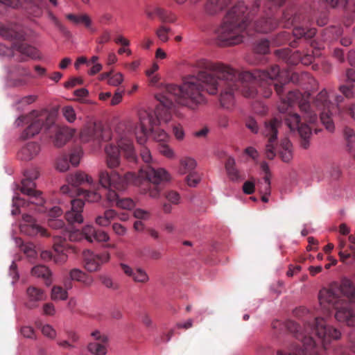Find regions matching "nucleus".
Segmentation results:
<instances>
[{"instance_id": "49530a36", "label": "nucleus", "mask_w": 355, "mask_h": 355, "mask_svg": "<svg viewBox=\"0 0 355 355\" xmlns=\"http://www.w3.org/2000/svg\"><path fill=\"white\" fill-rule=\"evenodd\" d=\"M20 52L33 59L39 58V51L33 46L29 45H22L19 47Z\"/></svg>"}, {"instance_id": "79ce46f5", "label": "nucleus", "mask_w": 355, "mask_h": 355, "mask_svg": "<svg viewBox=\"0 0 355 355\" xmlns=\"http://www.w3.org/2000/svg\"><path fill=\"white\" fill-rule=\"evenodd\" d=\"M259 191L261 194H270L271 187H270V178L268 175H265L263 181H258Z\"/></svg>"}, {"instance_id": "e433bc0d", "label": "nucleus", "mask_w": 355, "mask_h": 355, "mask_svg": "<svg viewBox=\"0 0 355 355\" xmlns=\"http://www.w3.org/2000/svg\"><path fill=\"white\" fill-rule=\"evenodd\" d=\"M256 83L253 82L250 84H243L241 93L245 98H253L257 96L258 91L256 86Z\"/></svg>"}, {"instance_id": "393cba45", "label": "nucleus", "mask_w": 355, "mask_h": 355, "mask_svg": "<svg viewBox=\"0 0 355 355\" xmlns=\"http://www.w3.org/2000/svg\"><path fill=\"white\" fill-rule=\"evenodd\" d=\"M67 180L69 184L73 187H78L84 182H87L89 184H92L94 182L93 178L83 171H78L68 175Z\"/></svg>"}, {"instance_id": "5fc2aeb1", "label": "nucleus", "mask_w": 355, "mask_h": 355, "mask_svg": "<svg viewBox=\"0 0 355 355\" xmlns=\"http://www.w3.org/2000/svg\"><path fill=\"white\" fill-rule=\"evenodd\" d=\"M82 232L87 241L90 243L94 241V237L95 236L96 230L93 226L86 225L83 228Z\"/></svg>"}, {"instance_id": "4d7b16f0", "label": "nucleus", "mask_w": 355, "mask_h": 355, "mask_svg": "<svg viewBox=\"0 0 355 355\" xmlns=\"http://www.w3.org/2000/svg\"><path fill=\"white\" fill-rule=\"evenodd\" d=\"M339 91L348 99L355 96L353 85H342L339 87Z\"/></svg>"}, {"instance_id": "2f4dec72", "label": "nucleus", "mask_w": 355, "mask_h": 355, "mask_svg": "<svg viewBox=\"0 0 355 355\" xmlns=\"http://www.w3.org/2000/svg\"><path fill=\"white\" fill-rule=\"evenodd\" d=\"M67 19L70 20L75 25L84 24L86 28H89L92 26V20L87 15H76L73 14H67Z\"/></svg>"}, {"instance_id": "a19ab883", "label": "nucleus", "mask_w": 355, "mask_h": 355, "mask_svg": "<svg viewBox=\"0 0 355 355\" xmlns=\"http://www.w3.org/2000/svg\"><path fill=\"white\" fill-rule=\"evenodd\" d=\"M353 286L352 282L347 277H343L341 279L332 282L330 288H351Z\"/></svg>"}, {"instance_id": "774afa93", "label": "nucleus", "mask_w": 355, "mask_h": 355, "mask_svg": "<svg viewBox=\"0 0 355 355\" xmlns=\"http://www.w3.org/2000/svg\"><path fill=\"white\" fill-rule=\"evenodd\" d=\"M24 175L26 177V179L34 181L35 180L38 178L40 175V172L38 169L36 168H31L25 171Z\"/></svg>"}, {"instance_id": "bb28decb", "label": "nucleus", "mask_w": 355, "mask_h": 355, "mask_svg": "<svg viewBox=\"0 0 355 355\" xmlns=\"http://www.w3.org/2000/svg\"><path fill=\"white\" fill-rule=\"evenodd\" d=\"M313 104L315 107L320 110L325 111L329 110L332 105L331 102L329 99L328 93L325 89H322L314 99Z\"/></svg>"}, {"instance_id": "7c9ffc66", "label": "nucleus", "mask_w": 355, "mask_h": 355, "mask_svg": "<svg viewBox=\"0 0 355 355\" xmlns=\"http://www.w3.org/2000/svg\"><path fill=\"white\" fill-rule=\"evenodd\" d=\"M230 0H209L206 5V10L210 15H215L226 7Z\"/></svg>"}, {"instance_id": "423d86ee", "label": "nucleus", "mask_w": 355, "mask_h": 355, "mask_svg": "<svg viewBox=\"0 0 355 355\" xmlns=\"http://www.w3.org/2000/svg\"><path fill=\"white\" fill-rule=\"evenodd\" d=\"M272 328L273 329H287L303 345V347L299 345H284L283 348L277 350V355H319V347L317 346L314 336H308L304 332L300 331V327L295 322L287 320L283 323L279 320H274Z\"/></svg>"}, {"instance_id": "13d9d810", "label": "nucleus", "mask_w": 355, "mask_h": 355, "mask_svg": "<svg viewBox=\"0 0 355 355\" xmlns=\"http://www.w3.org/2000/svg\"><path fill=\"white\" fill-rule=\"evenodd\" d=\"M51 297L53 300H65L67 299V290H52L51 291Z\"/></svg>"}, {"instance_id": "69168bd1", "label": "nucleus", "mask_w": 355, "mask_h": 355, "mask_svg": "<svg viewBox=\"0 0 355 355\" xmlns=\"http://www.w3.org/2000/svg\"><path fill=\"white\" fill-rule=\"evenodd\" d=\"M42 332L44 336L51 339H53L56 337V331L49 324H44L42 326Z\"/></svg>"}, {"instance_id": "9b49d317", "label": "nucleus", "mask_w": 355, "mask_h": 355, "mask_svg": "<svg viewBox=\"0 0 355 355\" xmlns=\"http://www.w3.org/2000/svg\"><path fill=\"white\" fill-rule=\"evenodd\" d=\"M33 121L30 125L21 134V139L25 140L37 135L42 128L45 132L51 130L54 127L55 116L48 111H33L31 113Z\"/></svg>"}, {"instance_id": "ddd939ff", "label": "nucleus", "mask_w": 355, "mask_h": 355, "mask_svg": "<svg viewBox=\"0 0 355 355\" xmlns=\"http://www.w3.org/2000/svg\"><path fill=\"white\" fill-rule=\"evenodd\" d=\"M139 175L140 178H145L156 185L168 182L171 179V175L165 168H154L150 165L141 168L139 171Z\"/></svg>"}, {"instance_id": "aec40b11", "label": "nucleus", "mask_w": 355, "mask_h": 355, "mask_svg": "<svg viewBox=\"0 0 355 355\" xmlns=\"http://www.w3.org/2000/svg\"><path fill=\"white\" fill-rule=\"evenodd\" d=\"M69 279H67L64 282V286H69L70 281L81 282L85 286H91L94 279L93 278L87 275L83 270L78 268H73L69 272Z\"/></svg>"}, {"instance_id": "864d4df0", "label": "nucleus", "mask_w": 355, "mask_h": 355, "mask_svg": "<svg viewBox=\"0 0 355 355\" xmlns=\"http://www.w3.org/2000/svg\"><path fill=\"white\" fill-rule=\"evenodd\" d=\"M254 51L259 54H266L269 52V42L268 40H261L257 42L254 47Z\"/></svg>"}, {"instance_id": "0eeeda50", "label": "nucleus", "mask_w": 355, "mask_h": 355, "mask_svg": "<svg viewBox=\"0 0 355 355\" xmlns=\"http://www.w3.org/2000/svg\"><path fill=\"white\" fill-rule=\"evenodd\" d=\"M211 69L218 72L225 73L223 85L220 87V103L223 107L230 109L235 104L234 94L241 86L238 72L230 66L225 64L211 65Z\"/></svg>"}, {"instance_id": "c756f323", "label": "nucleus", "mask_w": 355, "mask_h": 355, "mask_svg": "<svg viewBox=\"0 0 355 355\" xmlns=\"http://www.w3.org/2000/svg\"><path fill=\"white\" fill-rule=\"evenodd\" d=\"M230 0H209L206 5V10L210 15H215L226 7Z\"/></svg>"}, {"instance_id": "6ab92c4d", "label": "nucleus", "mask_w": 355, "mask_h": 355, "mask_svg": "<svg viewBox=\"0 0 355 355\" xmlns=\"http://www.w3.org/2000/svg\"><path fill=\"white\" fill-rule=\"evenodd\" d=\"M30 274L33 277L42 279L47 287L51 286L53 283V272L44 265L39 264L33 266Z\"/></svg>"}, {"instance_id": "f704fd0d", "label": "nucleus", "mask_w": 355, "mask_h": 355, "mask_svg": "<svg viewBox=\"0 0 355 355\" xmlns=\"http://www.w3.org/2000/svg\"><path fill=\"white\" fill-rule=\"evenodd\" d=\"M27 295L29 297V302L27 304V306L30 309L35 307V304L32 303L44 299V292L42 290H27Z\"/></svg>"}, {"instance_id": "680f3d73", "label": "nucleus", "mask_w": 355, "mask_h": 355, "mask_svg": "<svg viewBox=\"0 0 355 355\" xmlns=\"http://www.w3.org/2000/svg\"><path fill=\"white\" fill-rule=\"evenodd\" d=\"M140 156L146 164H155V161L153 160L150 151L147 148L144 147L141 150Z\"/></svg>"}, {"instance_id": "6e6d98bb", "label": "nucleus", "mask_w": 355, "mask_h": 355, "mask_svg": "<svg viewBox=\"0 0 355 355\" xmlns=\"http://www.w3.org/2000/svg\"><path fill=\"white\" fill-rule=\"evenodd\" d=\"M116 206L123 209H131L135 207V202L130 198H123L117 200Z\"/></svg>"}, {"instance_id": "412c9836", "label": "nucleus", "mask_w": 355, "mask_h": 355, "mask_svg": "<svg viewBox=\"0 0 355 355\" xmlns=\"http://www.w3.org/2000/svg\"><path fill=\"white\" fill-rule=\"evenodd\" d=\"M105 152L106 154L105 163L107 168L110 169L118 168L121 164L119 148L112 144H109L105 146Z\"/></svg>"}, {"instance_id": "c03bdc74", "label": "nucleus", "mask_w": 355, "mask_h": 355, "mask_svg": "<svg viewBox=\"0 0 355 355\" xmlns=\"http://www.w3.org/2000/svg\"><path fill=\"white\" fill-rule=\"evenodd\" d=\"M80 137L82 139L85 141H89L91 139L96 137L97 135L95 126L94 125H91L85 128L80 133Z\"/></svg>"}, {"instance_id": "4468645a", "label": "nucleus", "mask_w": 355, "mask_h": 355, "mask_svg": "<svg viewBox=\"0 0 355 355\" xmlns=\"http://www.w3.org/2000/svg\"><path fill=\"white\" fill-rule=\"evenodd\" d=\"M83 254L84 266L89 272L97 271L102 264L108 262L110 259L107 252L96 254L90 250H85Z\"/></svg>"}, {"instance_id": "e2e57ef3", "label": "nucleus", "mask_w": 355, "mask_h": 355, "mask_svg": "<svg viewBox=\"0 0 355 355\" xmlns=\"http://www.w3.org/2000/svg\"><path fill=\"white\" fill-rule=\"evenodd\" d=\"M56 169L60 172H65L69 169V164L66 157H62L58 159Z\"/></svg>"}, {"instance_id": "4be33fe9", "label": "nucleus", "mask_w": 355, "mask_h": 355, "mask_svg": "<svg viewBox=\"0 0 355 355\" xmlns=\"http://www.w3.org/2000/svg\"><path fill=\"white\" fill-rule=\"evenodd\" d=\"M282 125V121L276 118L264 123L263 134L268 138L270 143H275L277 139L278 129Z\"/></svg>"}, {"instance_id": "de8ad7c7", "label": "nucleus", "mask_w": 355, "mask_h": 355, "mask_svg": "<svg viewBox=\"0 0 355 355\" xmlns=\"http://www.w3.org/2000/svg\"><path fill=\"white\" fill-rule=\"evenodd\" d=\"M164 198L171 204L177 205L181 200L180 195L178 192L173 190L166 191L164 194Z\"/></svg>"}, {"instance_id": "ea45409f", "label": "nucleus", "mask_w": 355, "mask_h": 355, "mask_svg": "<svg viewBox=\"0 0 355 355\" xmlns=\"http://www.w3.org/2000/svg\"><path fill=\"white\" fill-rule=\"evenodd\" d=\"M78 195H83L85 197V200L89 202H96L101 200V194L97 191H89L83 189H78Z\"/></svg>"}, {"instance_id": "8fccbe9b", "label": "nucleus", "mask_w": 355, "mask_h": 355, "mask_svg": "<svg viewBox=\"0 0 355 355\" xmlns=\"http://www.w3.org/2000/svg\"><path fill=\"white\" fill-rule=\"evenodd\" d=\"M63 116L69 123H73L76 119V114L71 106H65L62 110Z\"/></svg>"}, {"instance_id": "a18cd8bd", "label": "nucleus", "mask_w": 355, "mask_h": 355, "mask_svg": "<svg viewBox=\"0 0 355 355\" xmlns=\"http://www.w3.org/2000/svg\"><path fill=\"white\" fill-rule=\"evenodd\" d=\"M320 120L327 130L334 132L335 126L329 112L323 111L320 115Z\"/></svg>"}, {"instance_id": "b1692460", "label": "nucleus", "mask_w": 355, "mask_h": 355, "mask_svg": "<svg viewBox=\"0 0 355 355\" xmlns=\"http://www.w3.org/2000/svg\"><path fill=\"white\" fill-rule=\"evenodd\" d=\"M40 152V146L38 144L31 142L27 144L18 153V156L23 160H31L36 157Z\"/></svg>"}, {"instance_id": "bf43d9fd", "label": "nucleus", "mask_w": 355, "mask_h": 355, "mask_svg": "<svg viewBox=\"0 0 355 355\" xmlns=\"http://www.w3.org/2000/svg\"><path fill=\"white\" fill-rule=\"evenodd\" d=\"M158 150L160 154L168 159H174L175 157V154L173 150L168 145H160Z\"/></svg>"}, {"instance_id": "f8f14e48", "label": "nucleus", "mask_w": 355, "mask_h": 355, "mask_svg": "<svg viewBox=\"0 0 355 355\" xmlns=\"http://www.w3.org/2000/svg\"><path fill=\"white\" fill-rule=\"evenodd\" d=\"M222 64L221 62H212L205 61V68L211 72L200 71L195 75V77L198 79L200 85L203 86V91L205 90L207 94L215 96L218 93V89L220 88L223 82V76L225 73L218 72L216 70L211 69V65Z\"/></svg>"}, {"instance_id": "f03ea898", "label": "nucleus", "mask_w": 355, "mask_h": 355, "mask_svg": "<svg viewBox=\"0 0 355 355\" xmlns=\"http://www.w3.org/2000/svg\"><path fill=\"white\" fill-rule=\"evenodd\" d=\"M259 6V1H255L250 10H248L244 3L239 2L232 7L216 31L218 40L227 45L241 43L248 21L257 13Z\"/></svg>"}, {"instance_id": "c9c22d12", "label": "nucleus", "mask_w": 355, "mask_h": 355, "mask_svg": "<svg viewBox=\"0 0 355 355\" xmlns=\"http://www.w3.org/2000/svg\"><path fill=\"white\" fill-rule=\"evenodd\" d=\"M285 123L291 131H295L300 125V116L297 113H289L285 118Z\"/></svg>"}, {"instance_id": "cd10ccee", "label": "nucleus", "mask_w": 355, "mask_h": 355, "mask_svg": "<svg viewBox=\"0 0 355 355\" xmlns=\"http://www.w3.org/2000/svg\"><path fill=\"white\" fill-rule=\"evenodd\" d=\"M196 166L197 163L194 159L189 157H183L180 160V166L178 171L180 175H184L186 173L190 174L194 172L193 171Z\"/></svg>"}, {"instance_id": "0e129e2a", "label": "nucleus", "mask_w": 355, "mask_h": 355, "mask_svg": "<svg viewBox=\"0 0 355 355\" xmlns=\"http://www.w3.org/2000/svg\"><path fill=\"white\" fill-rule=\"evenodd\" d=\"M270 85L268 82L261 81L259 86V92L261 95L264 98H268L272 94V89L268 86Z\"/></svg>"}, {"instance_id": "dca6fc26", "label": "nucleus", "mask_w": 355, "mask_h": 355, "mask_svg": "<svg viewBox=\"0 0 355 355\" xmlns=\"http://www.w3.org/2000/svg\"><path fill=\"white\" fill-rule=\"evenodd\" d=\"M23 221L20 225V230L24 234L29 236H37L38 234L46 236V230L36 223L35 219L30 215H24Z\"/></svg>"}, {"instance_id": "c85d7f7f", "label": "nucleus", "mask_w": 355, "mask_h": 355, "mask_svg": "<svg viewBox=\"0 0 355 355\" xmlns=\"http://www.w3.org/2000/svg\"><path fill=\"white\" fill-rule=\"evenodd\" d=\"M279 155L284 162H289L293 159V146L291 141L285 139L282 141L279 150Z\"/></svg>"}, {"instance_id": "4c0bfd02", "label": "nucleus", "mask_w": 355, "mask_h": 355, "mask_svg": "<svg viewBox=\"0 0 355 355\" xmlns=\"http://www.w3.org/2000/svg\"><path fill=\"white\" fill-rule=\"evenodd\" d=\"M119 146L125 152V157L130 159H135V153L132 143L130 141H121Z\"/></svg>"}, {"instance_id": "473e14b6", "label": "nucleus", "mask_w": 355, "mask_h": 355, "mask_svg": "<svg viewBox=\"0 0 355 355\" xmlns=\"http://www.w3.org/2000/svg\"><path fill=\"white\" fill-rule=\"evenodd\" d=\"M116 215V213L113 209H107L104 212L103 216H98L96 218V223L100 226H108L111 220H113Z\"/></svg>"}, {"instance_id": "603ef678", "label": "nucleus", "mask_w": 355, "mask_h": 355, "mask_svg": "<svg viewBox=\"0 0 355 355\" xmlns=\"http://www.w3.org/2000/svg\"><path fill=\"white\" fill-rule=\"evenodd\" d=\"M201 180V176L197 172L194 171L189 174L186 178V181L189 187H196Z\"/></svg>"}, {"instance_id": "7ed1b4c3", "label": "nucleus", "mask_w": 355, "mask_h": 355, "mask_svg": "<svg viewBox=\"0 0 355 355\" xmlns=\"http://www.w3.org/2000/svg\"><path fill=\"white\" fill-rule=\"evenodd\" d=\"M170 96L166 92V89L164 93H159L155 96L160 103L155 110L156 119L148 112L143 111L139 113V125L135 129L137 140L139 144L146 142L148 135L153 132L154 126L158 125L161 122L168 123L171 121L172 116L170 110L173 106V103Z\"/></svg>"}, {"instance_id": "72a5a7b5", "label": "nucleus", "mask_w": 355, "mask_h": 355, "mask_svg": "<svg viewBox=\"0 0 355 355\" xmlns=\"http://www.w3.org/2000/svg\"><path fill=\"white\" fill-rule=\"evenodd\" d=\"M225 169L229 178L232 181H237L239 179V173L235 168V160L233 158H228L225 163Z\"/></svg>"}, {"instance_id": "f3484780", "label": "nucleus", "mask_w": 355, "mask_h": 355, "mask_svg": "<svg viewBox=\"0 0 355 355\" xmlns=\"http://www.w3.org/2000/svg\"><path fill=\"white\" fill-rule=\"evenodd\" d=\"M71 209L65 215L67 220L71 224L83 223L82 212L84 207V202L80 199L71 200Z\"/></svg>"}, {"instance_id": "6e6552de", "label": "nucleus", "mask_w": 355, "mask_h": 355, "mask_svg": "<svg viewBox=\"0 0 355 355\" xmlns=\"http://www.w3.org/2000/svg\"><path fill=\"white\" fill-rule=\"evenodd\" d=\"M310 94H304L299 91H291L286 96L280 98V103L277 106L279 112L285 113L288 108L297 103L300 110L304 112V118L306 121L312 123L316 121L317 114L312 111L309 104Z\"/></svg>"}, {"instance_id": "3c124183", "label": "nucleus", "mask_w": 355, "mask_h": 355, "mask_svg": "<svg viewBox=\"0 0 355 355\" xmlns=\"http://www.w3.org/2000/svg\"><path fill=\"white\" fill-rule=\"evenodd\" d=\"M171 31V28L169 27L165 26H161L159 27L155 34L157 37L162 42H166L169 37H168V33Z\"/></svg>"}, {"instance_id": "58836bf2", "label": "nucleus", "mask_w": 355, "mask_h": 355, "mask_svg": "<svg viewBox=\"0 0 355 355\" xmlns=\"http://www.w3.org/2000/svg\"><path fill=\"white\" fill-rule=\"evenodd\" d=\"M316 33L315 28H310L305 31L302 27H295L293 30V34L296 38L305 37L306 39L312 38Z\"/></svg>"}, {"instance_id": "f257e3e1", "label": "nucleus", "mask_w": 355, "mask_h": 355, "mask_svg": "<svg viewBox=\"0 0 355 355\" xmlns=\"http://www.w3.org/2000/svg\"><path fill=\"white\" fill-rule=\"evenodd\" d=\"M321 307L329 310H337L335 313L336 320L355 327V290H320L318 293ZM349 347L355 353V334L349 336Z\"/></svg>"}, {"instance_id": "a878e982", "label": "nucleus", "mask_w": 355, "mask_h": 355, "mask_svg": "<svg viewBox=\"0 0 355 355\" xmlns=\"http://www.w3.org/2000/svg\"><path fill=\"white\" fill-rule=\"evenodd\" d=\"M280 70L278 66H273L270 68V71H257L255 73V78L259 81L268 82L276 80L279 76Z\"/></svg>"}, {"instance_id": "20e7f679", "label": "nucleus", "mask_w": 355, "mask_h": 355, "mask_svg": "<svg viewBox=\"0 0 355 355\" xmlns=\"http://www.w3.org/2000/svg\"><path fill=\"white\" fill-rule=\"evenodd\" d=\"M166 92L174 96L178 104L192 110H196L207 103L203 93V86L194 75L184 78L180 85H166Z\"/></svg>"}, {"instance_id": "09e8293b", "label": "nucleus", "mask_w": 355, "mask_h": 355, "mask_svg": "<svg viewBox=\"0 0 355 355\" xmlns=\"http://www.w3.org/2000/svg\"><path fill=\"white\" fill-rule=\"evenodd\" d=\"M132 278L135 282L142 283L146 282L149 279L146 272L141 268L136 269Z\"/></svg>"}, {"instance_id": "9d476101", "label": "nucleus", "mask_w": 355, "mask_h": 355, "mask_svg": "<svg viewBox=\"0 0 355 355\" xmlns=\"http://www.w3.org/2000/svg\"><path fill=\"white\" fill-rule=\"evenodd\" d=\"M35 183L33 180L25 178L21 181L20 191L23 194L27 196V199H24L19 196L13 198V206H16L17 207L15 209L12 210V215L19 214V207H28L31 204L36 205L37 206L44 205L45 200L42 196V192L35 190Z\"/></svg>"}, {"instance_id": "a211bd4d", "label": "nucleus", "mask_w": 355, "mask_h": 355, "mask_svg": "<svg viewBox=\"0 0 355 355\" xmlns=\"http://www.w3.org/2000/svg\"><path fill=\"white\" fill-rule=\"evenodd\" d=\"M51 130L55 133L53 144L58 148L63 146L73 135V130L67 127L58 126L55 123Z\"/></svg>"}, {"instance_id": "39448f33", "label": "nucleus", "mask_w": 355, "mask_h": 355, "mask_svg": "<svg viewBox=\"0 0 355 355\" xmlns=\"http://www.w3.org/2000/svg\"><path fill=\"white\" fill-rule=\"evenodd\" d=\"M294 315L304 322L303 332L309 336H315L323 345L324 349L332 340L341 337V333L333 327L326 324L324 318L315 317L309 311L300 306L294 310Z\"/></svg>"}, {"instance_id": "338daca9", "label": "nucleus", "mask_w": 355, "mask_h": 355, "mask_svg": "<svg viewBox=\"0 0 355 355\" xmlns=\"http://www.w3.org/2000/svg\"><path fill=\"white\" fill-rule=\"evenodd\" d=\"M301 138H310L311 136V130L309 125L301 124L297 129Z\"/></svg>"}, {"instance_id": "2eb2a0df", "label": "nucleus", "mask_w": 355, "mask_h": 355, "mask_svg": "<svg viewBox=\"0 0 355 355\" xmlns=\"http://www.w3.org/2000/svg\"><path fill=\"white\" fill-rule=\"evenodd\" d=\"M91 336L94 337L96 342H90L87 345V350L94 355H105L107 352L105 345L108 342L106 335L101 334L99 331H94L91 333Z\"/></svg>"}, {"instance_id": "1a4fd4ad", "label": "nucleus", "mask_w": 355, "mask_h": 355, "mask_svg": "<svg viewBox=\"0 0 355 355\" xmlns=\"http://www.w3.org/2000/svg\"><path fill=\"white\" fill-rule=\"evenodd\" d=\"M98 179L99 184L103 188H113L119 191L125 190L130 183L139 184V178L131 172L121 175L116 171L108 172L106 169H101L98 173Z\"/></svg>"}, {"instance_id": "5701e85b", "label": "nucleus", "mask_w": 355, "mask_h": 355, "mask_svg": "<svg viewBox=\"0 0 355 355\" xmlns=\"http://www.w3.org/2000/svg\"><path fill=\"white\" fill-rule=\"evenodd\" d=\"M276 19L269 18H260L254 21V28L258 33H266L270 32L277 27Z\"/></svg>"}, {"instance_id": "052dcab7", "label": "nucleus", "mask_w": 355, "mask_h": 355, "mask_svg": "<svg viewBox=\"0 0 355 355\" xmlns=\"http://www.w3.org/2000/svg\"><path fill=\"white\" fill-rule=\"evenodd\" d=\"M123 81V76L121 73L118 72L112 76L110 75V78L107 80V83L110 85L116 87L121 85Z\"/></svg>"}, {"instance_id": "37998d69", "label": "nucleus", "mask_w": 355, "mask_h": 355, "mask_svg": "<svg viewBox=\"0 0 355 355\" xmlns=\"http://www.w3.org/2000/svg\"><path fill=\"white\" fill-rule=\"evenodd\" d=\"M343 135L347 142V146L348 151H351L352 148V144L355 142V132L351 128L345 127L343 130Z\"/></svg>"}]
</instances>
